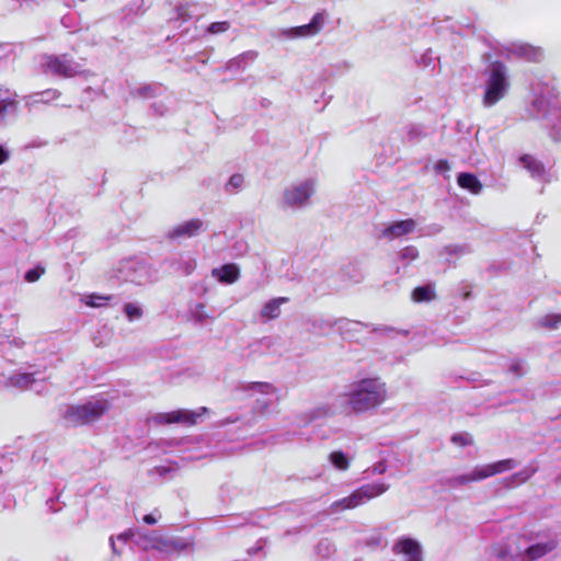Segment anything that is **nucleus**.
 I'll return each mask as SVG.
<instances>
[{"label": "nucleus", "mask_w": 561, "mask_h": 561, "mask_svg": "<svg viewBox=\"0 0 561 561\" xmlns=\"http://www.w3.org/2000/svg\"><path fill=\"white\" fill-rule=\"evenodd\" d=\"M435 169L437 171H440V172L442 171H447V170H449V163H448L447 160L440 159V160L437 161V163L435 165Z\"/></svg>", "instance_id": "32"}, {"label": "nucleus", "mask_w": 561, "mask_h": 561, "mask_svg": "<svg viewBox=\"0 0 561 561\" xmlns=\"http://www.w3.org/2000/svg\"><path fill=\"white\" fill-rule=\"evenodd\" d=\"M34 382L33 374L30 373H16L10 376H0V386L7 389L13 388L18 390H25L30 388Z\"/></svg>", "instance_id": "9"}, {"label": "nucleus", "mask_w": 561, "mask_h": 561, "mask_svg": "<svg viewBox=\"0 0 561 561\" xmlns=\"http://www.w3.org/2000/svg\"><path fill=\"white\" fill-rule=\"evenodd\" d=\"M412 299L415 302L431 301L435 298V293L430 285L417 286L412 291Z\"/></svg>", "instance_id": "19"}, {"label": "nucleus", "mask_w": 561, "mask_h": 561, "mask_svg": "<svg viewBox=\"0 0 561 561\" xmlns=\"http://www.w3.org/2000/svg\"><path fill=\"white\" fill-rule=\"evenodd\" d=\"M288 301L287 297H278L264 305L261 314L265 319H275L280 314V306Z\"/></svg>", "instance_id": "18"}, {"label": "nucleus", "mask_w": 561, "mask_h": 561, "mask_svg": "<svg viewBox=\"0 0 561 561\" xmlns=\"http://www.w3.org/2000/svg\"><path fill=\"white\" fill-rule=\"evenodd\" d=\"M451 442L461 447L472 444V440L468 437V435L460 433L454 434L451 437Z\"/></svg>", "instance_id": "28"}, {"label": "nucleus", "mask_w": 561, "mask_h": 561, "mask_svg": "<svg viewBox=\"0 0 561 561\" xmlns=\"http://www.w3.org/2000/svg\"><path fill=\"white\" fill-rule=\"evenodd\" d=\"M472 471L473 479H476V481H481L494 476L491 463L476 468Z\"/></svg>", "instance_id": "23"}, {"label": "nucleus", "mask_w": 561, "mask_h": 561, "mask_svg": "<svg viewBox=\"0 0 561 561\" xmlns=\"http://www.w3.org/2000/svg\"><path fill=\"white\" fill-rule=\"evenodd\" d=\"M207 412V408H202L201 412H195L186 409H179L171 412L158 413L153 416V421L159 425H170L173 423H181L186 426H194L197 424L198 417Z\"/></svg>", "instance_id": "6"}, {"label": "nucleus", "mask_w": 561, "mask_h": 561, "mask_svg": "<svg viewBox=\"0 0 561 561\" xmlns=\"http://www.w3.org/2000/svg\"><path fill=\"white\" fill-rule=\"evenodd\" d=\"M511 371L516 376V377H522L523 374H524V367H523V364L520 362H515L512 364L511 366Z\"/></svg>", "instance_id": "31"}, {"label": "nucleus", "mask_w": 561, "mask_h": 561, "mask_svg": "<svg viewBox=\"0 0 561 561\" xmlns=\"http://www.w3.org/2000/svg\"><path fill=\"white\" fill-rule=\"evenodd\" d=\"M124 311L130 321L142 317L141 308L130 302L125 304Z\"/></svg>", "instance_id": "25"}, {"label": "nucleus", "mask_w": 561, "mask_h": 561, "mask_svg": "<svg viewBox=\"0 0 561 561\" xmlns=\"http://www.w3.org/2000/svg\"><path fill=\"white\" fill-rule=\"evenodd\" d=\"M112 299V296H104L99 294H89L82 298V302L91 308H100L106 305Z\"/></svg>", "instance_id": "20"}, {"label": "nucleus", "mask_w": 561, "mask_h": 561, "mask_svg": "<svg viewBox=\"0 0 561 561\" xmlns=\"http://www.w3.org/2000/svg\"><path fill=\"white\" fill-rule=\"evenodd\" d=\"M393 552L404 554L408 561H423L420 543L412 538H401L393 546Z\"/></svg>", "instance_id": "8"}, {"label": "nucleus", "mask_w": 561, "mask_h": 561, "mask_svg": "<svg viewBox=\"0 0 561 561\" xmlns=\"http://www.w3.org/2000/svg\"><path fill=\"white\" fill-rule=\"evenodd\" d=\"M9 159V151L0 145V164L4 163Z\"/></svg>", "instance_id": "33"}, {"label": "nucleus", "mask_w": 561, "mask_h": 561, "mask_svg": "<svg viewBox=\"0 0 561 561\" xmlns=\"http://www.w3.org/2000/svg\"><path fill=\"white\" fill-rule=\"evenodd\" d=\"M519 162L523 167L531 174L533 178L541 179L546 173V169L542 162L537 160L530 154H523L519 158Z\"/></svg>", "instance_id": "17"}, {"label": "nucleus", "mask_w": 561, "mask_h": 561, "mask_svg": "<svg viewBox=\"0 0 561 561\" xmlns=\"http://www.w3.org/2000/svg\"><path fill=\"white\" fill-rule=\"evenodd\" d=\"M557 546L558 541L554 539H551L547 542L535 543L525 550L524 556L528 561H536L553 551Z\"/></svg>", "instance_id": "13"}, {"label": "nucleus", "mask_w": 561, "mask_h": 561, "mask_svg": "<svg viewBox=\"0 0 561 561\" xmlns=\"http://www.w3.org/2000/svg\"><path fill=\"white\" fill-rule=\"evenodd\" d=\"M561 324V314H548L541 320V325L554 330Z\"/></svg>", "instance_id": "24"}, {"label": "nucleus", "mask_w": 561, "mask_h": 561, "mask_svg": "<svg viewBox=\"0 0 561 561\" xmlns=\"http://www.w3.org/2000/svg\"><path fill=\"white\" fill-rule=\"evenodd\" d=\"M44 272H45V271H44V268H42V267L37 266V274H36L37 279L41 277V275H42Z\"/></svg>", "instance_id": "36"}, {"label": "nucleus", "mask_w": 561, "mask_h": 561, "mask_svg": "<svg viewBox=\"0 0 561 561\" xmlns=\"http://www.w3.org/2000/svg\"><path fill=\"white\" fill-rule=\"evenodd\" d=\"M470 482H476V479H473V471H471L468 474H459V476L453 477L449 480V483L453 486H460V485L468 484Z\"/></svg>", "instance_id": "26"}, {"label": "nucleus", "mask_w": 561, "mask_h": 561, "mask_svg": "<svg viewBox=\"0 0 561 561\" xmlns=\"http://www.w3.org/2000/svg\"><path fill=\"white\" fill-rule=\"evenodd\" d=\"M243 176L241 174H233L228 182L229 186L233 188H239L243 184Z\"/></svg>", "instance_id": "30"}, {"label": "nucleus", "mask_w": 561, "mask_h": 561, "mask_svg": "<svg viewBox=\"0 0 561 561\" xmlns=\"http://www.w3.org/2000/svg\"><path fill=\"white\" fill-rule=\"evenodd\" d=\"M324 20H325L324 13L323 12H318V13H316L312 16L310 23L301 25V26L294 27L291 30V33L295 36H312V35H316V34H318L322 30L323 24H324Z\"/></svg>", "instance_id": "12"}, {"label": "nucleus", "mask_w": 561, "mask_h": 561, "mask_svg": "<svg viewBox=\"0 0 561 561\" xmlns=\"http://www.w3.org/2000/svg\"><path fill=\"white\" fill-rule=\"evenodd\" d=\"M330 460L333 463V466L339 470H346L350 467V461L347 457L341 450L331 453Z\"/></svg>", "instance_id": "22"}, {"label": "nucleus", "mask_w": 561, "mask_h": 561, "mask_svg": "<svg viewBox=\"0 0 561 561\" xmlns=\"http://www.w3.org/2000/svg\"><path fill=\"white\" fill-rule=\"evenodd\" d=\"M506 72L504 64L495 61L491 65L483 94V104L485 106H493L505 96L508 89Z\"/></svg>", "instance_id": "3"}, {"label": "nucleus", "mask_w": 561, "mask_h": 561, "mask_svg": "<svg viewBox=\"0 0 561 561\" xmlns=\"http://www.w3.org/2000/svg\"><path fill=\"white\" fill-rule=\"evenodd\" d=\"M494 476L510 471L517 466V461L508 458L491 463Z\"/></svg>", "instance_id": "21"}, {"label": "nucleus", "mask_w": 561, "mask_h": 561, "mask_svg": "<svg viewBox=\"0 0 561 561\" xmlns=\"http://www.w3.org/2000/svg\"><path fill=\"white\" fill-rule=\"evenodd\" d=\"M44 68L48 73L65 78H71L82 72L81 65L67 55L48 56Z\"/></svg>", "instance_id": "5"}, {"label": "nucleus", "mask_w": 561, "mask_h": 561, "mask_svg": "<svg viewBox=\"0 0 561 561\" xmlns=\"http://www.w3.org/2000/svg\"><path fill=\"white\" fill-rule=\"evenodd\" d=\"M15 94L10 90L0 89V124L15 114L16 111Z\"/></svg>", "instance_id": "11"}, {"label": "nucleus", "mask_w": 561, "mask_h": 561, "mask_svg": "<svg viewBox=\"0 0 561 561\" xmlns=\"http://www.w3.org/2000/svg\"><path fill=\"white\" fill-rule=\"evenodd\" d=\"M386 491L387 486L382 483L365 484L353 491L348 496L335 501L332 504V508L335 512L353 510L383 494Z\"/></svg>", "instance_id": "4"}, {"label": "nucleus", "mask_w": 561, "mask_h": 561, "mask_svg": "<svg viewBox=\"0 0 561 561\" xmlns=\"http://www.w3.org/2000/svg\"><path fill=\"white\" fill-rule=\"evenodd\" d=\"M351 410L365 413L383 404L388 397L387 386L378 377L363 378L345 393Z\"/></svg>", "instance_id": "1"}, {"label": "nucleus", "mask_w": 561, "mask_h": 561, "mask_svg": "<svg viewBox=\"0 0 561 561\" xmlns=\"http://www.w3.org/2000/svg\"><path fill=\"white\" fill-rule=\"evenodd\" d=\"M312 194V186L309 183H304L284 193V198L289 206L304 205Z\"/></svg>", "instance_id": "10"}, {"label": "nucleus", "mask_w": 561, "mask_h": 561, "mask_svg": "<svg viewBox=\"0 0 561 561\" xmlns=\"http://www.w3.org/2000/svg\"><path fill=\"white\" fill-rule=\"evenodd\" d=\"M144 523H146L147 525H154L157 523V519L153 515L151 514H147L144 516L142 518Z\"/></svg>", "instance_id": "34"}, {"label": "nucleus", "mask_w": 561, "mask_h": 561, "mask_svg": "<svg viewBox=\"0 0 561 561\" xmlns=\"http://www.w3.org/2000/svg\"><path fill=\"white\" fill-rule=\"evenodd\" d=\"M457 183L461 188L467 190L476 195L479 194L483 188L482 183L473 173H459L457 176Z\"/></svg>", "instance_id": "16"}, {"label": "nucleus", "mask_w": 561, "mask_h": 561, "mask_svg": "<svg viewBox=\"0 0 561 561\" xmlns=\"http://www.w3.org/2000/svg\"><path fill=\"white\" fill-rule=\"evenodd\" d=\"M203 227L204 222L198 218H194L175 226L168 232L167 238L169 240L192 238L197 236L203 230Z\"/></svg>", "instance_id": "7"}, {"label": "nucleus", "mask_w": 561, "mask_h": 561, "mask_svg": "<svg viewBox=\"0 0 561 561\" xmlns=\"http://www.w3.org/2000/svg\"><path fill=\"white\" fill-rule=\"evenodd\" d=\"M416 227L413 219L400 220L387 227L382 234L387 238H398L411 233Z\"/></svg>", "instance_id": "14"}, {"label": "nucleus", "mask_w": 561, "mask_h": 561, "mask_svg": "<svg viewBox=\"0 0 561 561\" xmlns=\"http://www.w3.org/2000/svg\"><path fill=\"white\" fill-rule=\"evenodd\" d=\"M250 388L257 389L262 393H271L275 390L274 387L268 382H253Z\"/></svg>", "instance_id": "29"}, {"label": "nucleus", "mask_w": 561, "mask_h": 561, "mask_svg": "<svg viewBox=\"0 0 561 561\" xmlns=\"http://www.w3.org/2000/svg\"><path fill=\"white\" fill-rule=\"evenodd\" d=\"M108 409L110 402L106 399L88 401L69 407L65 413V420L72 426H82L100 420Z\"/></svg>", "instance_id": "2"}, {"label": "nucleus", "mask_w": 561, "mask_h": 561, "mask_svg": "<svg viewBox=\"0 0 561 561\" xmlns=\"http://www.w3.org/2000/svg\"><path fill=\"white\" fill-rule=\"evenodd\" d=\"M211 274L218 279V282L224 284H233L240 277L239 267L233 263H228L221 267L214 268Z\"/></svg>", "instance_id": "15"}, {"label": "nucleus", "mask_w": 561, "mask_h": 561, "mask_svg": "<svg viewBox=\"0 0 561 561\" xmlns=\"http://www.w3.org/2000/svg\"><path fill=\"white\" fill-rule=\"evenodd\" d=\"M25 279L30 283L35 282V267L31 268L25 274Z\"/></svg>", "instance_id": "35"}, {"label": "nucleus", "mask_w": 561, "mask_h": 561, "mask_svg": "<svg viewBox=\"0 0 561 561\" xmlns=\"http://www.w3.org/2000/svg\"><path fill=\"white\" fill-rule=\"evenodd\" d=\"M230 23L228 21L213 22L206 30L209 34L225 33L229 30Z\"/></svg>", "instance_id": "27"}]
</instances>
